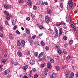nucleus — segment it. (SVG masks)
I'll use <instances>...</instances> for the list:
<instances>
[{
    "instance_id": "obj_48",
    "label": "nucleus",
    "mask_w": 78,
    "mask_h": 78,
    "mask_svg": "<svg viewBox=\"0 0 78 78\" xmlns=\"http://www.w3.org/2000/svg\"><path fill=\"white\" fill-rule=\"evenodd\" d=\"M17 28V26L16 25L15 26L13 27L14 30H16V28Z\"/></svg>"
},
{
    "instance_id": "obj_57",
    "label": "nucleus",
    "mask_w": 78,
    "mask_h": 78,
    "mask_svg": "<svg viewBox=\"0 0 78 78\" xmlns=\"http://www.w3.org/2000/svg\"><path fill=\"white\" fill-rule=\"evenodd\" d=\"M76 77H78V72H77L76 73Z\"/></svg>"
},
{
    "instance_id": "obj_63",
    "label": "nucleus",
    "mask_w": 78,
    "mask_h": 78,
    "mask_svg": "<svg viewBox=\"0 0 78 78\" xmlns=\"http://www.w3.org/2000/svg\"><path fill=\"white\" fill-rule=\"evenodd\" d=\"M4 56L5 57V58H6V56H7V54H6L5 53L4 54Z\"/></svg>"
},
{
    "instance_id": "obj_42",
    "label": "nucleus",
    "mask_w": 78,
    "mask_h": 78,
    "mask_svg": "<svg viewBox=\"0 0 78 78\" xmlns=\"http://www.w3.org/2000/svg\"><path fill=\"white\" fill-rule=\"evenodd\" d=\"M0 37H2H2H3V34L1 33V32H0Z\"/></svg>"
},
{
    "instance_id": "obj_13",
    "label": "nucleus",
    "mask_w": 78,
    "mask_h": 78,
    "mask_svg": "<svg viewBox=\"0 0 78 78\" xmlns=\"http://www.w3.org/2000/svg\"><path fill=\"white\" fill-rule=\"evenodd\" d=\"M43 55H44V52H42L40 53L38 56V57L41 58V57H42V56Z\"/></svg>"
},
{
    "instance_id": "obj_6",
    "label": "nucleus",
    "mask_w": 78,
    "mask_h": 78,
    "mask_svg": "<svg viewBox=\"0 0 78 78\" xmlns=\"http://www.w3.org/2000/svg\"><path fill=\"white\" fill-rule=\"evenodd\" d=\"M11 21L12 23V25H15V24H16V20H14L13 19H12L11 20Z\"/></svg>"
},
{
    "instance_id": "obj_64",
    "label": "nucleus",
    "mask_w": 78,
    "mask_h": 78,
    "mask_svg": "<svg viewBox=\"0 0 78 78\" xmlns=\"http://www.w3.org/2000/svg\"><path fill=\"white\" fill-rule=\"evenodd\" d=\"M27 55H30V51H27Z\"/></svg>"
},
{
    "instance_id": "obj_8",
    "label": "nucleus",
    "mask_w": 78,
    "mask_h": 78,
    "mask_svg": "<svg viewBox=\"0 0 78 78\" xmlns=\"http://www.w3.org/2000/svg\"><path fill=\"white\" fill-rule=\"evenodd\" d=\"M30 64L32 65L34 64V60L33 59H31L30 61Z\"/></svg>"
},
{
    "instance_id": "obj_62",
    "label": "nucleus",
    "mask_w": 78,
    "mask_h": 78,
    "mask_svg": "<svg viewBox=\"0 0 78 78\" xmlns=\"http://www.w3.org/2000/svg\"><path fill=\"white\" fill-rule=\"evenodd\" d=\"M0 28L2 30V29H3V27H2V26L1 25H0Z\"/></svg>"
},
{
    "instance_id": "obj_55",
    "label": "nucleus",
    "mask_w": 78,
    "mask_h": 78,
    "mask_svg": "<svg viewBox=\"0 0 78 78\" xmlns=\"http://www.w3.org/2000/svg\"><path fill=\"white\" fill-rule=\"evenodd\" d=\"M31 17H32V18H33V17H35V16L33 14H31Z\"/></svg>"
},
{
    "instance_id": "obj_1",
    "label": "nucleus",
    "mask_w": 78,
    "mask_h": 78,
    "mask_svg": "<svg viewBox=\"0 0 78 78\" xmlns=\"http://www.w3.org/2000/svg\"><path fill=\"white\" fill-rule=\"evenodd\" d=\"M68 4L69 5V7L70 9L72 8V7L73 6V2L69 3V4Z\"/></svg>"
},
{
    "instance_id": "obj_3",
    "label": "nucleus",
    "mask_w": 78,
    "mask_h": 78,
    "mask_svg": "<svg viewBox=\"0 0 78 78\" xmlns=\"http://www.w3.org/2000/svg\"><path fill=\"white\" fill-rule=\"evenodd\" d=\"M45 21L46 23H49L50 22V20L48 17L47 16L46 17V19H45Z\"/></svg>"
},
{
    "instance_id": "obj_14",
    "label": "nucleus",
    "mask_w": 78,
    "mask_h": 78,
    "mask_svg": "<svg viewBox=\"0 0 78 78\" xmlns=\"http://www.w3.org/2000/svg\"><path fill=\"white\" fill-rule=\"evenodd\" d=\"M23 69L26 71V70L28 69V66L27 65H26L25 66H23Z\"/></svg>"
},
{
    "instance_id": "obj_27",
    "label": "nucleus",
    "mask_w": 78,
    "mask_h": 78,
    "mask_svg": "<svg viewBox=\"0 0 78 78\" xmlns=\"http://www.w3.org/2000/svg\"><path fill=\"white\" fill-rule=\"evenodd\" d=\"M62 51L64 54H67V52L66 51V50L65 49H63Z\"/></svg>"
},
{
    "instance_id": "obj_49",
    "label": "nucleus",
    "mask_w": 78,
    "mask_h": 78,
    "mask_svg": "<svg viewBox=\"0 0 78 78\" xmlns=\"http://www.w3.org/2000/svg\"><path fill=\"white\" fill-rule=\"evenodd\" d=\"M33 9L34 10H36L37 9V7L36 6H34L33 7Z\"/></svg>"
},
{
    "instance_id": "obj_29",
    "label": "nucleus",
    "mask_w": 78,
    "mask_h": 78,
    "mask_svg": "<svg viewBox=\"0 0 78 78\" xmlns=\"http://www.w3.org/2000/svg\"><path fill=\"white\" fill-rule=\"evenodd\" d=\"M41 45H42L43 46H44L45 45V43L43 41H41Z\"/></svg>"
},
{
    "instance_id": "obj_36",
    "label": "nucleus",
    "mask_w": 78,
    "mask_h": 78,
    "mask_svg": "<svg viewBox=\"0 0 78 78\" xmlns=\"http://www.w3.org/2000/svg\"><path fill=\"white\" fill-rule=\"evenodd\" d=\"M29 42L30 44H33V39H31Z\"/></svg>"
},
{
    "instance_id": "obj_21",
    "label": "nucleus",
    "mask_w": 78,
    "mask_h": 78,
    "mask_svg": "<svg viewBox=\"0 0 78 78\" xmlns=\"http://www.w3.org/2000/svg\"><path fill=\"white\" fill-rule=\"evenodd\" d=\"M6 61V59H3L2 60V63H5V62Z\"/></svg>"
},
{
    "instance_id": "obj_5",
    "label": "nucleus",
    "mask_w": 78,
    "mask_h": 78,
    "mask_svg": "<svg viewBox=\"0 0 78 78\" xmlns=\"http://www.w3.org/2000/svg\"><path fill=\"white\" fill-rule=\"evenodd\" d=\"M65 76H66V78H68L69 77V73L67 71L65 73Z\"/></svg>"
},
{
    "instance_id": "obj_4",
    "label": "nucleus",
    "mask_w": 78,
    "mask_h": 78,
    "mask_svg": "<svg viewBox=\"0 0 78 78\" xmlns=\"http://www.w3.org/2000/svg\"><path fill=\"white\" fill-rule=\"evenodd\" d=\"M47 66L49 69H51V63H50L48 62L47 63Z\"/></svg>"
},
{
    "instance_id": "obj_59",
    "label": "nucleus",
    "mask_w": 78,
    "mask_h": 78,
    "mask_svg": "<svg viewBox=\"0 0 78 78\" xmlns=\"http://www.w3.org/2000/svg\"><path fill=\"white\" fill-rule=\"evenodd\" d=\"M4 75H7L8 74V73H6V71H4Z\"/></svg>"
},
{
    "instance_id": "obj_44",
    "label": "nucleus",
    "mask_w": 78,
    "mask_h": 78,
    "mask_svg": "<svg viewBox=\"0 0 78 78\" xmlns=\"http://www.w3.org/2000/svg\"><path fill=\"white\" fill-rule=\"evenodd\" d=\"M36 38V35H33L32 39H35V38Z\"/></svg>"
},
{
    "instance_id": "obj_9",
    "label": "nucleus",
    "mask_w": 78,
    "mask_h": 78,
    "mask_svg": "<svg viewBox=\"0 0 78 78\" xmlns=\"http://www.w3.org/2000/svg\"><path fill=\"white\" fill-rule=\"evenodd\" d=\"M17 55L20 57H21L22 56V54L20 51H18L17 52Z\"/></svg>"
},
{
    "instance_id": "obj_52",
    "label": "nucleus",
    "mask_w": 78,
    "mask_h": 78,
    "mask_svg": "<svg viewBox=\"0 0 78 78\" xmlns=\"http://www.w3.org/2000/svg\"><path fill=\"white\" fill-rule=\"evenodd\" d=\"M37 77H38V75H37L36 74V75H34V78H37Z\"/></svg>"
},
{
    "instance_id": "obj_28",
    "label": "nucleus",
    "mask_w": 78,
    "mask_h": 78,
    "mask_svg": "<svg viewBox=\"0 0 78 78\" xmlns=\"http://www.w3.org/2000/svg\"><path fill=\"white\" fill-rule=\"evenodd\" d=\"M27 39L29 41L30 40H31L32 39V38L30 37V36H29L27 37Z\"/></svg>"
},
{
    "instance_id": "obj_15",
    "label": "nucleus",
    "mask_w": 78,
    "mask_h": 78,
    "mask_svg": "<svg viewBox=\"0 0 78 78\" xmlns=\"http://www.w3.org/2000/svg\"><path fill=\"white\" fill-rule=\"evenodd\" d=\"M21 43H22V47H24V45H25V41L23 40H22L21 41Z\"/></svg>"
},
{
    "instance_id": "obj_23",
    "label": "nucleus",
    "mask_w": 78,
    "mask_h": 78,
    "mask_svg": "<svg viewBox=\"0 0 78 78\" xmlns=\"http://www.w3.org/2000/svg\"><path fill=\"white\" fill-rule=\"evenodd\" d=\"M6 19H7L8 20H9V19H10V16H9V15H7L6 16Z\"/></svg>"
},
{
    "instance_id": "obj_53",
    "label": "nucleus",
    "mask_w": 78,
    "mask_h": 78,
    "mask_svg": "<svg viewBox=\"0 0 78 78\" xmlns=\"http://www.w3.org/2000/svg\"><path fill=\"white\" fill-rule=\"evenodd\" d=\"M30 18L29 17H27L26 18V20H28V21H29V20H30Z\"/></svg>"
},
{
    "instance_id": "obj_38",
    "label": "nucleus",
    "mask_w": 78,
    "mask_h": 78,
    "mask_svg": "<svg viewBox=\"0 0 78 78\" xmlns=\"http://www.w3.org/2000/svg\"><path fill=\"white\" fill-rule=\"evenodd\" d=\"M58 53H59V54H61V53H62V52L61 50H58Z\"/></svg>"
},
{
    "instance_id": "obj_50",
    "label": "nucleus",
    "mask_w": 78,
    "mask_h": 78,
    "mask_svg": "<svg viewBox=\"0 0 78 78\" xmlns=\"http://www.w3.org/2000/svg\"><path fill=\"white\" fill-rule=\"evenodd\" d=\"M45 49H46V50H49V47H48V46H46L45 48Z\"/></svg>"
},
{
    "instance_id": "obj_33",
    "label": "nucleus",
    "mask_w": 78,
    "mask_h": 78,
    "mask_svg": "<svg viewBox=\"0 0 78 78\" xmlns=\"http://www.w3.org/2000/svg\"><path fill=\"white\" fill-rule=\"evenodd\" d=\"M70 45H72L73 44V40H71L69 41Z\"/></svg>"
},
{
    "instance_id": "obj_20",
    "label": "nucleus",
    "mask_w": 78,
    "mask_h": 78,
    "mask_svg": "<svg viewBox=\"0 0 78 78\" xmlns=\"http://www.w3.org/2000/svg\"><path fill=\"white\" fill-rule=\"evenodd\" d=\"M9 38L10 39L12 40L14 39V37H13V35H9Z\"/></svg>"
},
{
    "instance_id": "obj_11",
    "label": "nucleus",
    "mask_w": 78,
    "mask_h": 78,
    "mask_svg": "<svg viewBox=\"0 0 78 78\" xmlns=\"http://www.w3.org/2000/svg\"><path fill=\"white\" fill-rule=\"evenodd\" d=\"M21 44V43H20V40H18L17 43V45L18 46H20Z\"/></svg>"
},
{
    "instance_id": "obj_30",
    "label": "nucleus",
    "mask_w": 78,
    "mask_h": 78,
    "mask_svg": "<svg viewBox=\"0 0 78 78\" xmlns=\"http://www.w3.org/2000/svg\"><path fill=\"white\" fill-rule=\"evenodd\" d=\"M19 2L20 3H23V0H19Z\"/></svg>"
},
{
    "instance_id": "obj_60",
    "label": "nucleus",
    "mask_w": 78,
    "mask_h": 78,
    "mask_svg": "<svg viewBox=\"0 0 78 78\" xmlns=\"http://www.w3.org/2000/svg\"><path fill=\"white\" fill-rule=\"evenodd\" d=\"M32 19L33 20H34V21H35V20H36V19H35V17L32 18Z\"/></svg>"
},
{
    "instance_id": "obj_12",
    "label": "nucleus",
    "mask_w": 78,
    "mask_h": 78,
    "mask_svg": "<svg viewBox=\"0 0 78 78\" xmlns=\"http://www.w3.org/2000/svg\"><path fill=\"white\" fill-rule=\"evenodd\" d=\"M34 44H35V45H37H37H39V43L37 41H36L34 42Z\"/></svg>"
},
{
    "instance_id": "obj_32",
    "label": "nucleus",
    "mask_w": 78,
    "mask_h": 78,
    "mask_svg": "<svg viewBox=\"0 0 78 78\" xmlns=\"http://www.w3.org/2000/svg\"><path fill=\"white\" fill-rule=\"evenodd\" d=\"M39 28L41 30H42L44 28V27L42 26H40L39 27Z\"/></svg>"
},
{
    "instance_id": "obj_2",
    "label": "nucleus",
    "mask_w": 78,
    "mask_h": 78,
    "mask_svg": "<svg viewBox=\"0 0 78 78\" xmlns=\"http://www.w3.org/2000/svg\"><path fill=\"white\" fill-rule=\"evenodd\" d=\"M27 2L30 6H32V2H31V0H27Z\"/></svg>"
},
{
    "instance_id": "obj_47",
    "label": "nucleus",
    "mask_w": 78,
    "mask_h": 78,
    "mask_svg": "<svg viewBox=\"0 0 78 78\" xmlns=\"http://www.w3.org/2000/svg\"><path fill=\"white\" fill-rule=\"evenodd\" d=\"M60 6L61 8H62V7H63V5H62V3H60Z\"/></svg>"
},
{
    "instance_id": "obj_39",
    "label": "nucleus",
    "mask_w": 78,
    "mask_h": 78,
    "mask_svg": "<svg viewBox=\"0 0 78 78\" xmlns=\"http://www.w3.org/2000/svg\"><path fill=\"white\" fill-rule=\"evenodd\" d=\"M45 70L46 73H44V75H47V72H48V69H46Z\"/></svg>"
},
{
    "instance_id": "obj_51",
    "label": "nucleus",
    "mask_w": 78,
    "mask_h": 78,
    "mask_svg": "<svg viewBox=\"0 0 78 78\" xmlns=\"http://www.w3.org/2000/svg\"><path fill=\"white\" fill-rule=\"evenodd\" d=\"M55 33H56V34L57 35V36H58V31L57 30L56 31H55Z\"/></svg>"
},
{
    "instance_id": "obj_58",
    "label": "nucleus",
    "mask_w": 78,
    "mask_h": 78,
    "mask_svg": "<svg viewBox=\"0 0 78 78\" xmlns=\"http://www.w3.org/2000/svg\"><path fill=\"white\" fill-rule=\"evenodd\" d=\"M18 64V63L16 62H15L14 63V65L15 66H17Z\"/></svg>"
},
{
    "instance_id": "obj_7",
    "label": "nucleus",
    "mask_w": 78,
    "mask_h": 78,
    "mask_svg": "<svg viewBox=\"0 0 78 78\" xmlns=\"http://www.w3.org/2000/svg\"><path fill=\"white\" fill-rule=\"evenodd\" d=\"M51 78H56V74L53 73L52 74V75L51 76Z\"/></svg>"
},
{
    "instance_id": "obj_10",
    "label": "nucleus",
    "mask_w": 78,
    "mask_h": 78,
    "mask_svg": "<svg viewBox=\"0 0 78 78\" xmlns=\"http://www.w3.org/2000/svg\"><path fill=\"white\" fill-rule=\"evenodd\" d=\"M62 34V28H61L59 29V37H60Z\"/></svg>"
},
{
    "instance_id": "obj_31",
    "label": "nucleus",
    "mask_w": 78,
    "mask_h": 78,
    "mask_svg": "<svg viewBox=\"0 0 78 78\" xmlns=\"http://www.w3.org/2000/svg\"><path fill=\"white\" fill-rule=\"evenodd\" d=\"M3 66V65H0V72H2V70H3V68L2 67Z\"/></svg>"
},
{
    "instance_id": "obj_37",
    "label": "nucleus",
    "mask_w": 78,
    "mask_h": 78,
    "mask_svg": "<svg viewBox=\"0 0 78 78\" xmlns=\"http://www.w3.org/2000/svg\"><path fill=\"white\" fill-rule=\"evenodd\" d=\"M42 58V59L44 61H45V60L46 59L45 57V56H43V58Z\"/></svg>"
},
{
    "instance_id": "obj_46",
    "label": "nucleus",
    "mask_w": 78,
    "mask_h": 78,
    "mask_svg": "<svg viewBox=\"0 0 78 78\" xmlns=\"http://www.w3.org/2000/svg\"><path fill=\"white\" fill-rule=\"evenodd\" d=\"M5 71H6L7 73V74H8V73H9L10 71H9V70H5Z\"/></svg>"
},
{
    "instance_id": "obj_45",
    "label": "nucleus",
    "mask_w": 78,
    "mask_h": 78,
    "mask_svg": "<svg viewBox=\"0 0 78 78\" xmlns=\"http://www.w3.org/2000/svg\"><path fill=\"white\" fill-rule=\"evenodd\" d=\"M16 33L17 34H20V32L17 30H16Z\"/></svg>"
},
{
    "instance_id": "obj_26",
    "label": "nucleus",
    "mask_w": 78,
    "mask_h": 78,
    "mask_svg": "<svg viewBox=\"0 0 78 78\" xmlns=\"http://www.w3.org/2000/svg\"><path fill=\"white\" fill-rule=\"evenodd\" d=\"M47 12L48 14H50V13H51V10H47Z\"/></svg>"
},
{
    "instance_id": "obj_18",
    "label": "nucleus",
    "mask_w": 78,
    "mask_h": 78,
    "mask_svg": "<svg viewBox=\"0 0 78 78\" xmlns=\"http://www.w3.org/2000/svg\"><path fill=\"white\" fill-rule=\"evenodd\" d=\"M55 69L56 70H57V71H58V70H59V67L58 66H55Z\"/></svg>"
},
{
    "instance_id": "obj_19",
    "label": "nucleus",
    "mask_w": 78,
    "mask_h": 78,
    "mask_svg": "<svg viewBox=\"0 0 78 78\" xmlns=\"http://www.w3.org/2000/svg\"><path fill=\"white\" fill-rule=\"evenodd\" d=\"M26 32L27 34H29V33H30V30H28V29H26Z\"/></svg>"
},
{
    "instance_id": "obj_16",
    "label": "nucleus",
    "mask_w": 78,
    "mask_h": 78,
    "mask_svg": "<svg viewBox=\"0 0 78 78\" xmlns=\"http://www.w3.org/2000/svg\"><path fill=\"white\" fill-rule=\"evenodd\" d=\"M74 76V73H71L70 77L69 78H72Z\"/></svg>"
},
{
    "instance_id": "obj_40",
    "label": "nucleus",
    "mask_w": 78,
    "mask_h": 78,
    "mask_svg": "<svg viewBox=\"0 0 78 78\" xmlns=\"http://www.w3.org/2000/svg\"><path fill=\"white\" fill-rule=\"evenodd\" d=\"M34 55L35 56H37V55H38V52H35L34 53Z\"/></svg>"
},
{
    "instance_id": "obj_35",
    "label": "nucleus",
    "mask_w": 78,
    "mask_h": 78,
    "mask_svg": "<svg viewBox=\"0 0 78 78\" xmlns=\"http://www.w3.org/2000/svg\"><path fill=\"white\" fill-rule=\"evenodd\" d=\"M63 39H64V40H67V38L66 36H65L63 37Z\"/></svg>"
},
{
    "instance_id": "obj_56",
    "label": "nucleus",
    "mask_w": 78,
    "mask_h": 78,
    "mask_svg": "<svg viewBox=\"0 0 78 78\" xmlns=\"http://www.w3.org/2000/svg\"><path fill=\"white\" fill-rule=\"evenodd\" d=\"M72 0H70L69 2H68V4H69V3H72Z\"/></svg>"
},
{
    "instance_id": "obj_22",
    "label": "nucleus",
    "mask_w": 78,
    "mask_h": 78,
    "mask_svg": "<svg viewBox=\"0 0 78 78\" xmlns=\"http://www.w3.org/2000/svg\"><path fill=\"white\" fill-rule=\"evenodd\" d=\"M4 7L6 9H8L9 8V6L8 5H4Z\"/></svg>"
},
{
    "instance_id": "obj_61",
    "label": "nucleus",
    "mask_w": 78,
    "mask_h": 78,
    "mask_svg": "<svg viewBox=\"0 0 78 78\" xmlns=\"http://www.w3.org/2000/svg\"><path fill=\"white\" fill-rule=\"evenodd\" d=\"M64 46L65 47H67V44H64Z\"/></svg>"
},
{
    "instance_id": "obj_17",
    "label": "nucleus",
    "mask_w": 78,
    "mask_h": 78,
    "mask_svg": "<svg viewBox=\"0 0 78 78\" xmlns=\"http://www.w3.org/2000/svg\"><path fill=\"white\" fill-rule=\"evenodd\" d=\"M70 58H71V57H70V55H68L66 58V61H68V60H69V59H70Z\"/></svg>"
},
{
    "instance_id": "obj_41",
    "label": "nucleus",
    "mask_w": 78,
    "mask_h": 78,
    "mask_svg": "<svg viewBox=\"0 0 78 78\" xmlns=\"http://www.w3.org/2000/svg\"><path fill=\"white\" fill-rule=\"evenodd\" d=\"M5 24L6 25H9V23H8V22L6 20L5 21Z\"/></svg>"
},
{
    "instance_id": "obj_34",
    "label": "nucleus",
    "mask_w": 78,
    "mask_h": 78,
    "mask_svg": "<svg viewBox=\"0 0 78 78\" xmlns=\"http://www.w3.org/2000/svg\"><path fill=\"white\" fill-rule=\"evenodd\" d=\"M4 14H5V15H9V13L7 11L4 12Z\"/></svg>"
},
{
    "instance_id": "obj_43",
    "label": "nucleus",
    "mask_w": 78,
    "mask_h": 78,
    "mask_svg": "<svg viewBox=\"0 0 78 78\" xmlns=\"http://www.w3.org/2000/svg\"><path fill=\"white\" fill-rule=\"evenodd\" d=\"M32 71H33V72H36V69L34 68H33L32 69Z\"/></svg>"
},
{
    "instance_id": "obj_25",
    "label": "nucleus",
    "mask_w": 78,
    "mask_h": 78,
    "mask_svg": "<svg viewBox=\"0 0 78 78\" xmlns=\"http://www.w3.org/2000/svg\"><path fill=\"white\" fill-rule=\"evenodd\" d=\"M50 61L51 62V63H54V60L53 59V58H50Z\"/></svg>"
},
{
    "instance_id": "obj_54",
    "label": "nucleus",
    "mask_w": 78,
    "mask_h": 78,
    "mask_svg": "<svg viewBox=\"0 0 78 78\" xmlns=\"http://www.w3.org/2000/svg\"><path fill=\"white\" fill-rule=\"evenodd\" d=\"M44 63H43V64H41V67H44Z\"/></svg>"
},
{
    "instance_id": "obj_24",
    "label": "nucleus",
    "mask_w": 78,
    "mask_h": 78,
    "mask_svg": "<svg viewBox=\"0 0 78 78\" xmlns=\"http://www.w3.org/2000/svg\"><path fill=\"white\" fill-rule=\"evenodd\" d=\"M66 20L67 22H68L69 21H71V20H70V19L69 20V18H67V16H66Z\"/></svg>"
}]
</instances>
